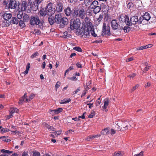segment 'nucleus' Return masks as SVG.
<instances>
[{"label": "nucleus", "mask_w": 156, "mask_h": 156, "mask_svg": "<svg viewBox=\"0 0 156 156\" xmlns=\"http://www.w3.org/2000/svg\"><path fill=\"white\" fill-rule=\"evenodd\" d=\"M95 115V113L94 111L91 112L88 116V117L90 118H92Z\"/></svg>", "instance_id": "nucleus-55"}, {"label": "nucleus", "mask_w": 156, "mask_h": 156, "mask_svg": "<svg viewBox=\"0 0 156 156\" xmlns=\"http://www.w3.org/2000/svg\"><path fill=\"white\" fill-rule=\"evenodd\" d=\"M24 22V21H23L22 20H20L19 21V25L22 28H23L25 27V24Z\"/></svg>", "instance_id": "nucleus-39"}, {"label": "nucleus", "mask_w": 156, "mask_h": 156, "mask_svg": "<svg viewBox=\"0 0 156 156\" xmlns=\"http://www.w3.org/2000/svg\"><path fill=\"white\" fill-rule=\"evenodd\" d=\"M104 105L102 107V108L104 109H105L107 108V106L109 104V101L107 99H105L104 100Z\"/></svg>", "instance_id": "nucleus-24"}, {"label": "nucleus", "mask_w": 156, "mask_h": 156, "mask_svg": "<svg viewBox=\"0 0 156 156\" xmlns=\"http://www.w3.org/2000/svg\"><path fill=\"white\" fill-rule=\"evenodd\" d=\"M43 0H34L32 4L33 6H35V9H37L38 7V5L40 4Z\"/></svg>", "instance_id": "nucleus-17"}, {"label": "nucleus", "mask_w": 156, "mask_h": 156, "mask_svg": "<svg viewBox=\"0 0 156 156\" xmlns=\"http://www.w3.org/2000/svg\"><path fill=\"white\" fill-rule=\"evenodd\" d=\"M73 49L76 51L78 52H82V50L81 48L80 47H76L73 48Z\"/></svg>", "instance_id": "nucleus-51"}, {"label": "nucleus", "mask_w": 156, "mask_h": 156, "mask_svg": "<svg viewBox=\"0 0 156 156\" xmlns=\"http://www.w3.org/2000/svg\"><path fill=\"white\" fill-rule=\"evenodd\" d=\"M5 136H2L0 137V139H2V140L6 142H9L11 141V140L6 138Z\"/></svg>", "instance_id": "nucleus-34"}, {"label": "nucleus", "mask_w": 156, "mask_h": 156, "mask_svg": "<svg viewBox=\"0 0 156 156\" xmlns=\"http://www.w3.org/2000/svg\"><path fill=\"white\" fill-rule=\"evenodd\" d=\"M116 124V126H115V127L117 128L118 131H120L122 129V126H121V125H122V122H117V123H115Z\"/></svg>", "instance_id": "nucleus-26"}, {"label": "nucleus", "mask_w": 156, "mask_h": 156, "mask_svg": "<svg viewBox=\"0 0 156 156\" xmlns=\"http://www.w3.org/2000/svg\"><path fill=\"white\" fill-rule=\"evenodd\" d=\"M68 79L69 80L76 81L77 80V79L76 78V76L73 75V76L71 77H68Z\"/></svg>", "instance_id": "nucleus-49"}, {"label": "nucleus", "mask_w": 156, "mask_h": 156, "mask_svg": "<svg viewBox=\"0 0 156 156\" xmlns=\"http://www.w3.org/2000/svg\"><path fill=\"white\" fill-rule=\"evenodd\" d=\"M144 66H145L144 69L143 70L144 72H145L149 69L151 67L150 66L148 65L147 62H146L144 64Z\"/></svg>", "instance_id": "nucleus-32"}, {"label": "nucleus", "mask_w": 156, "mask_h": 156, "mask_svg": "<svg viewBox=\"0 0 156 156\" xmlns=\"http://www.w3.org/2000/svg\"><path fill=\"white\" fill-rule=\"evenodd\" d=\"M111 26L113 30H116L120 27L118 21L115 19L113 20L111 23Z\"/></svg>", "instance_id": "nucleus-8"}, {"label": "nucleus", "mask_w": 156, "mask_h": 156, "mask_svg": "<svg viewBox=\"0 0 156 156\" xmlns=\"http://www.w3.org/2000/svg\"><path fill=\"white\" fill-rule=\"evenodd\" d=\"M62 18L61 15L60 14H58L56 15L55 18V22L58 24L61 23V20Z\"/></svg>", "instance_id": "nucleus-11"}, {"label": "nucleus", "mask_w": 156, "mask_h": 156, "mask_svg": "<svg viewBox=\"0 0 156 156\" xmlns=\"http://www.w3.org/2000/svg\"><path fill=\"white\" fill-rule=\"evenodd\" d=\"M71 99L70 98L64 99L61 100L59 102L60 104H65L70 102L71 101Z\"/></svg>", "instance_id": "nucleus-25"}, {"label": "nucleus", "mask_w": 156, "mask_h": 156, "mask_svg": "<svg viewBox=\"0 0 156 156\" xmlns=\"http://www.w3.org/2000/svg\"><path fill=\"white\" fill-rule=\"evenodd\" d=\"M87 27H85L83 31V34L85 35L86 37L88 36L89 35L90 31L92 29V27L91 26L92 25V23L91 22H89L88 23H87Z\"/></svg>", "instance_id": "nucleus-6"}, {"label": "nucleus", "mask_w": 156, "mask_h": 156, "mask_svg": "<svg viewBox=\"0 0 156 156\" xmlns=\"http://www.w3.org/2000/svg\"><path fill=\"white\" fill-rule=\"evenodd\" d=\"M11 22L13 24H17L19 22V21L16 17H12L11 20Z\"/></svg>", "instance_id": "nucleus-29"}, {"label": "nucleus", "mask_w": 156, "mask_h": 156, "mask_svg": "<svg viewBox=\"0 0 156 156\" xmlns=\"http://www.w3.org/2000/svg\"><path fill=\"white\" fill-rule=\"evenodd\" d=\"M106 34L108 35H111L110 27L109 25H106V23H104L101 32V35H104Z\"/></svg>", "instance_id": "nucleus-3"}, {"label": "nucleus", "mask_w": 156, "mask_h": 156, "mask_svg": "<svg viewBox=\"0 0 156 156\" xmlns=\"http://www.w3.org/2000/svg\"><path fill=\"white\" fill-rule=\"evenodd\" d=\"M20 5V3L19 2L17 3L15 0H10L9 4V8L12 9H15L16 7L19 8Z\"/></svg>", "instance_id": "nucleus-7"}, {"label": "nucleus", "mask_w": 156, "mask_h": 156, "mask_svg": "<svg viewBox=\"0 0 156 156\" xmlns=\"http://www.w3.org/2000/svg\"><path fill=\"white\" fill-rule=\"evenodd\" d=\"M130 23L133 24H135L138 22V17L137 16H134L131 17L130 19Z\"/></svg>", "instance_id": "nucleus-13"}, {"label": "nucleus", "mask_w": 156, "mask_h": 156, "mask_svg": "<svg viewBox=\"0 0 156 156\" xmlns=\"http://www.w3.org/2000/svg\"><path fill=\"white\" fill-rule=\"evenodd\" d=\"M52 4L51 2H49L47 6L46 9L48 12V16H52L53 15L55 12V9L53 8L52 6Z\"/></svg>", "instance_id": "nucleus-5"}, {"label": "nucleus", "mask_w": 156, "mask_h": 156, "mask_svg": "<svg viewBox=\"0 0 156 156\" xmlns=\"http://www.w3.org/2000/svg\"><path fill=\"white\" fill-rule=\"evenodd\" d=\"M109 133V131L108 128H105L103 129L101 131V133L103 135H106Z\"/></svg>", "instance_id": "nucleus-28"}, {"label": "nucleus", "mask_w": 156, "mask_h": 156, "mask_svg": "<svg viewBox=\"0 0 156 156\" xmlns=\"http://www.w3.org/2000/svg\"><path fill=\"white\" fill-rule=\"evenodd\" d=\"M19 112V110L16 108H14L10 110V113L12 115L15 112L18 113Z\"/></svg>", "instance_id": "nucleus-37"}, {"label": "nucleus", "mask_w": 156, "mask_h": 156, "mask_svg": "<svg viewBox=\"0 0 156 156\" xmlns=\"http://www.w3.org/2000/svg\"><path fill=\"white\" fill-rule=\"evenodd\" d=\"M40 22L39 17L37 16H32L30 17V24L32 25H38Z\"/></svg>", "instance_id": "nucleus-4"}, {"label": "nucleus", "mask_w": 156, "mask_h": 156, "mask_svg": "<svg viewBox=\"0 0 156 156\" xmlns=\"http://www.w3.org/2000/svg\"><path fill=\"white\" fill-rule=\"evenodd\" d=\"M144 20L147 21H148L151 18V16L148 12H146L143 16Z\"/></svg>", "instance_id": "nucleus-21"}, {"label": "nucleus", "mask_w": 156, "mask_h": 156, "mask_svg": "<svg viewBox=\"0 0 156 156\" xmlns=\"http://www.w3.org/2000/svg\"><path fill=\"white\" fill-rule=\"evenodd\" d=\"M90 32L91 35L94 37H95L97 36V34L95 33L93 30L92 28L91 30H90Z\"/></svg>", "instance_id": "nucleus-54"}, {"label": "nucleus", "mask_w": 156, "mask_h": 156, "mask_svg": "<svg viewBox=\"0 0 156 156\" xmlns=\"http://www.w3.org/2000/svg\"><path fill=\"white\" fill-rule=\"evenodd\" d=\"M26 94H25L21 98L20 100L19 103L20 104H23V101H24L25 99L26 98Z\"/></svg>", "instance_id": "nucleus-40"}, {"label": "nucleus", "mask_w": 156, "mask_h": 156, "mask_svg": "<svg viewBox=\"0 0 156 156\" xmlns=\"http://www.w3.org/2000/svg\"><path fill=\"white\" fill-rule=\"evenodd\" d=\"M139 85L138 84H136V85L134 86L133 88L132 89L131 91H134L136 89L137 87H139Z\"/></svg>", "instance_id": "nucleus-63"}, {"label": "nucleus", "mask_w": 156, "mask_h": 156, "mask_svg": "<svg viewBox=\"0 0 156 156\" xmlns=\"http://www.w3.org/2000/svg\"><path fill=\"white\" fill-rule=\"evenodd\" d=\"M103 18V15L102 14H100L99 17L97 19V21H98V22H100L102 20Z\"/></svg>", "instance_id": "nucleus-56"}, {"label": "nucleus", "mask_w": 156, "mask_h": 156, "mask_svg": "<svg viewBox=\"0 0 156 156\" xmlns=\"http://www.w3.org/2000/svg\"><path fill=\"white\" fill-rule=\"evenodd\" d=\"M144 20H145L143 16L140 17L139 19H138V23L140 24H141L142 23V22Z\"/></svg>", "instance_id": "nucleus-47"}, {"label": "nucleus", "mask_w": 156, "mask_h": 156, "mask_svg": "<svg viewBox=\"0 0 156 156\" xmlns=\"http://www.w3.org/2000/svg\"><path fill=\"white\" fill-rule=\"evenodd\" d=\"M73 13L74 16L78 17L82 19L84 18L86 14L84 10L83 9H81L79 10H74Z\"/></svg>", "instance_id": "nucleus-2"}, {"label": "nucleus", "mask_w": 156, "mask_h": 156, "mask_svg": "<svg viewBox=\"0 0 156 156\" xmlns=\"http://www.w3.org/2000/svg\"><path fill=\"white\" fill-rule=\"evenodd\" d=\"M122 125H121V126H122L123 127L122 130L124 131L128 129V128L130 127L131 125H130L128 122H122Z\"/></svg>", "instance_id": "nucleus-14"}, {"label": "nucleus", "mask_w": 156, "mask_h": 156, "mask_svg": "<svg viewBox=\"0 0 156 156\" xmlns=\"http://www.w3.org/2000/svg\"><path fill=\"white\" fill-rule=\"evenodd\" d=\"M101 9V7L100 6L97 7L96 8L93 9V13L96 14L99 12Z\"/></svg>", "instance_id": "nucleus-30"}, {"label": "nucleus", "mask_w": 156, "mask_h": 156, "mask_svg": "<svg viewBox=\"0 0 156 156\" xmlns=\"http://www.w3.org/2000/svg\"><path fill=\"white\" fill-rule=\"evenodd\" d=\"M48 21L51 25H53L55 23V19L53 17H50L48 18Z\"/></svg>", "instance_id": "nucleus-31"}, {"label": "nucleus", "mask_w": 156, "mask_h": 156, "mask_svg": "<svg viewBox=\"0 0 156 156\" xmlns=\"http://www.w3.org/2000/svg\"><path fill=\"white\" fill-rule=\"evenodd\" d=\"M64 11L66 15L68 16H70L73 13L71 8L69 7L64 9Z\"/></svg>", "instance_id": "nucleus-10"}, {"label": "nucleus", "mask_w": 156, "mask_h": 156, "mask_svg": "<svg viewBox=\"0 0 156 156\" xmlns=\"http://www.w3.org/2000/svg\"><path fill=\"white\" fill-rule=\"evenodd\" d=\"M124 18H125L124 21L125 23L127 26H129L131 23H130V20L129 19L128 16L126 15L124 16Z\"/></svg>", "instance_id": "nucleus-22"}, {"label": "nucleus", "mask_w": 156, "mask_h": 156, "mask_svg": "<svg viewBox=\"0 0 156 156\" xmlns=\"http://www.w3.org/2000/svg\"><path fill=\"white\" fill-rule=\"evenodd\" d=\"M143 151H141L139 154H135L134 156H143Z\"/></svg>", "instance_id": "nucleus-60"}, {"label": "nucleus", "mask_w": 156, "mask_h": 156, "mask_svg": "<svg viewBox=\"0 0 156 156\" xmlns=\"http://www.w3.org/2000/svg\"><path fill=\"white\" fill-rule=\"evenodd\" d=\"M39 55V53L38 52L36 51L33 54H32L30 58H33L36 57Z\"/></svg>", "instance_id": "nucleus-48"}, {"label": "nucleus", "mask_w": 156, "mask_h": 156, "mask_svg": "<svg viewBox=\"0 0 156 156\" xmlns=\"http://www.w3.org/2000/svg\"><path fill=\"white\" fill-rule=\"evenodd\" d=\"M133 60V57H130L129 58H127L126 59V61L127 62H129L130 61H131Z\"/></svg>", "instance_id": "nucleus-64"}, {"label": "nucleus", "mask_w": 156, "mask_h": 156, "mask_svg": "<svg viewBox=\"0 0 156 156\" xmlns=\"http://www.w3.org/2000/svg\"><path fill=\"white\" fill-rule=\"evenodd\" d=\"M123 30L124 31L125 33H128L129 32L130 30V27L127 26H125L124 28H122Z\"/></svg>", "instance_id": "nucleus-35"}, {"label": "nucleus", "mask_w": 156, "mask_h": 156, "mask_svg": "<svg viewBox=\"0 0 156 156\" xmlns=\"http://www.w3.org/2000/svg\"><path fill=\"white\" fill-rule=\"evenodd\" d=\"M23 21L24 22H27L29 20V16L28 15L25 14L23 17Z\"/></svg>", "instance_id": "nucleus-41"}, {"label": "nucleus", "mask_w": 156, "mask_h": 156, "mask_svg": "<svg viewBox=\"0 0 156 156\" xmlns=\"http://www.w3.org/2000/svg\"><path fill=\"white\" fill-rule=\"evenodd\" d=\"M144 49V46H141L138 48H135L136 50H142Z\"/></svg>", "instance_id": "nucleus-62"}, {"label": "nucleus", "mask_w": 156, "mask_h": 156, "mask_svg": "<svg viewBox=\"0 0 156 156\" xmlns=\"http://www.w3.org/2000/svg\"><path fill=\"white\" fill-rule=\"evenodd\" d=\"M92 0H84V3L85 5L87 6L90 5V3L91 2Z\"/></svg>", "instance_id": "nucleus-44"}, {"label": "nucleus", "mask_w": 156, "mask_h": 156, "mask_svg": "<svg viewBox=\"0 0 156 156\" xmlns=\"http://www.w3.org/2000/svg\"><path fill=\"white\" fill-rule=\"evenodd\" d=\"M1 25L2 27H8L9 25V22L8 20H5L2 22Z\"/></svg>", "instance_id": "nucleus-27"}, {"label": "nucleus", "mask_w": 156, "mask_h": 156, "mask_svg": "<svg viewBox=\"0 0 156 156\" xmlns=\"http://www.w3.org/2000/svg\"><path fill=\"white\" fill-rule=\"evenodd\" d=\"M124 154L123 152L118 151L115 152L113 154V156H122Z\"/></svg>", "instance_id": "nucleus-33"}, {"label": "nucleus", "mask_w": 156, "mask_h": 156, "mask_svg": "<svg viewBox=\"0 0 156 156\" xmlns=\"http://www.w3.org/2000/svg\"><path fill=\"white\" fill-rule=\"evenodd\" d=\"M47 14H48V12L46 9V8L41 9L39 12V15L43 17H44Z\"/></svg>", "instance_id": "nucleus-9"}, {"label": "nucleus", "mask_w": 156, "mask_h": 156, "mask_svg": "<svg viewBox=\"0 0 156 156\" xmlns=\"http://www.w3.org/2000/svg\"><path fill=\"white\" fill-rule=\"evenodd\" d=\"M136 75V74L135 73H133L129 75L128 76V77L130 78H133Z\"/></svg>", "instance_id": "nucleus-59"}, {"label": "nucleus", "mask_w": 156, "mask_h": 156, "mask_svg": "<svg viewBox=\"0 0 156 156\" xmlns=\"http://www.w3.org/2000/svg\"><path fill=\"white\" fill-rule=\"evenodd\" d=\"M109 18V16L108 14H106L105 15V17L104 18V20L105 21H107L108 20V19Z\"/></svg>", "instance_id": "nucleus-58"}, {"label": "nucleus", "mask_w": 156, "mask_h": 156, "mask_svg": "<svg viewBox=\"0 0 156 156\" xmlns=\"http://www.w3.org/2000/svg\"><path fill=\"white\" fill-rule=\"evenodd\" d=\"M30 64L29 63H28L26 67V69L25 71L24 72V73L25 74H27L28 73V72L29 71V69L30 68Z\"/></svg>", "instance_id": "nucleus-42"}, {"label": "nucleus", "mask_w": 156, "mask_h": 156, "mask_svg": "<svg viewBox=\"0 0 156 156\" xmlns=\"http://www.w3.org/2000/svg\"><path fill=\"white\" fill-rule=\"evenodd\" d=\"M101 135H90L86 139V140L87 141H90V140H92L94 138H95L96 137H100Z\"/></svg>", "instance_id": "nucleus-20"}, {"label": "nucleus", "mask_w": 156, "mask_h": 156, "mask_svg": "<svg viewBox=\"0 0 156 156\" xmlns=\"http://www.w3.org/2000/svg\"><path fill=\"white\" fill-rule=\"evenodd\" d=\"M127 6L128 8L130 9L133 7L134 5L133 3L132 2H129L127 4Z\"/></svg>", "instance_id": "nucleus-50"}, {"label": "nucleus", "mask_w": 156, "mask_h": 156, "mask_svg": "<svg viewBox=\"0 0 156 156\" xmlns=\"http://www.w3.org/2000/svg\"><path fill=\"white\" fill-rule=\"evenodd\" d=\"M98 2L97 1L94 0L91 2L90 5V8H93V6L98 5Z\"/></svg>", "instance_id": "nucleus-36"}, {"label": "nucleus", "mask_w": 156, "mask_h": 156, "mask_svg": "<svg viewBox=\"0 0 156 156\" xmlns=\"http://www.w3.org/2000/svg\"><path fill=\"white\" fill-rule=\"evenodd\" d=\"M10 131L9 129L8 128H2L1 130V133H4L6 132L9 131Z\"/></svg>", "instance_id": "nucleus-46"}, {"label": "nucleus", "mask_w": 156, "mask_h": 156, "mask_svg": "<svg viewBox=\"0 0 156 156\" xmlns=\"http://www.w3.org/2000/svg\"><path fill=\"white\" fill-rule=\"evenodd\" d=\"M101 97V96L96 101V106H98L101 103V100L100 98Z\"/></svg>", "instance_id": "nucleus-52"}, {"label": "nucleus", "mask_w": 156, "mask_h": 156, "mask_svg": "<svg viewBox=\"0 0 156 156\" xmlns=\"http://www.w3.org/2000/svg\"><path fill=\"white\" fill-rule=\"evenodd\" d=\"M76 66L78 68H81L83 67V66L82 65V64L80 63L79 62H77L76 64Z\"/></svg>", "instance_id": "nucleus-61"}, {"label": "nucleus", "mask_w": 156, "mask_h": 156, "mask_svg": "<svg viewBox=\"0 0 156 156\" xmlns=\"http://www.w3.org/2000/svg\"><path fill=\"white\" fill-rule=\"evenodd\" d=\"M68 23V19L66 17H64L62 18L61 20V24L62 26H64L67 25Z\"/></svg>", "instance_id": "nucleus-12"}, {"label": "nucleus", "mask_w": 156, "mask_h": 156, "mask_svg": "<svg viewBox=\"0 0 156 156\" xmlns=\"http://www.w3.org/2000/svg\"><path fill=\"white\" fill-rule=\"evenodd\" d=\"M23 13L22 11H19L18 12L17 17L19 19H21L23 17Z\"/></svg>", "instance_id": "nucleus-38"}, {"label": "nucleus", "mask_w": 156, "mask_h": 156, "mask_svg": "<svg viewBox=\"0 0 156 156\" xmlns=\"http://www.w3.org/2000/svg\"><path fill=\"white\" fill-rule=\"evenodd\" d=\"M60 84V82H59V81H58L56 83L55 86V87L56 89H57L59 87Z\"/></svg>", "instance_id": "nucleus-57"}, {"label": "nucleus", "mask_w": 156, "mask_h": 156, "mask_svg": "<svg viewBox=\"0 0 156 156\" xmlns=\"http://www.w3.org/2000/svg\"><path fill=\"white\" fill-rule=\"evenodd\" d=\"M44 23V21L43 20L40 21V22L38 25V27L41 29H43V28L44 27L43 23Z\"/></svg>", "instance_id": "nucleus-43"}, {"label": "nucleus", "mask_w": 156, "mask_h": 156, "mask_svg": "<svg viewBox=\"0 0 156 156\" xmlns=\"http://www.w3.org/2000/svg\"><path fill=\"white\" fill-rule=\"evenodd\" d=\"M33 156H40V153L38 151H33Z\"/></svg>", "instance_id": "nucleus-53"}, {"label": "nucleus", "mask_w": 156, "mask_h": 156, "mask_svg": "<svg viewBox=\"0 0 156 156\" xmlns=\"http://www.w3.org/2000/svg\"><path fill=\"white\" fill-rule=\"evenodd\" d=\"M12 17V15L10 13H5L3 15V17L5 20H8Z\"/></svg>", "instance_id": "nucleus-23"}, {"label": "nucleus", "mask_w": 156, "mask_h": 156, "mask_svg": "<svg viewBox=\"0 0 156 156\" xmlns=\"http://www.w3.org/2000/svg\"><path fill=\"white\" fill-rule=\"evenodd\" d=\"M23 2L21 5V10L22 11H24L27 8V1H22Z\"/></svg>", "instance_id": "nucleus-19"}, {"label": "nucleus", "mask_w": 156, "mask_h": 156, "mask_svg": "<svg viewBox=\"0 0 156 156\" xmlns=\"http://www.w3.org/2000/svg\"><path fill=\"white\" fill-rule=\"evenodd\" d=\"M80 21L78 18L72 19L71 20L70 28L72 30L74 29L78 30L80 26Z\"/></svg>", "instance_id": "nucleus-1"}, {"label": "nucleus", "mask_w": 156, "mask_h": 156, "mask_svg": "<svg viewBox=\"0 0 156 156\" xmlns=\"http://www.w3.org/2000/svg\"><path fill=\"white\" fill-rule=\"evenodd\" d=\"M1 151L2 153H8V154H11L12 153V151H10L9 150H6L5 149H2L1 150Z\"/></svg>", "instance_id": "nucleus-45"}, {"label": "nucleus", "mask_w": 156, "mask_h": 156, "mask_svg": "<svg viewBox=\"0 0 156 156\" xmlns=\"http://www.w3.org/2000/svg\"><path fill=\"white\" fill-rule=\"evenodd\" d=\"M101 8L104 12L105 13H107L109 10V7L107 5H104L102 4L101 5Z\"/></svg>", "instance_id": "nucleus-18"}, {"label": "nucleus", "mask_w": 156, "mask_h": 156, "mask_svg": "<svg viewBox=\"0 0 156 156\" xmlns=\"http://www.w3.org/2000/svg\"><path fill=\"white\" fill-rule=\"evenodd\" d=\"M56 10L58 12H61L63 9L62 3L60 2H58L56 5Z\"/></svg>", "instance_id": "nucleus-15"}, {"label": "nucleus", "mask_w": 156, "mask_h": 156, "mask_svg": "<svg viewBox=\"0 0 156 156\" xmlns=\"http://www.w3.org/2000/svg\"><path fill=\"white\" fill-rule=\"evenodd\" d=\"M63 109L61 108H58L56 109L50 110L51 112H52L54 114H58L60 113L63 111Z\"/></svg>", "instance_id": "nucleus-16"}]
</instances>
